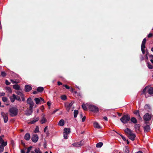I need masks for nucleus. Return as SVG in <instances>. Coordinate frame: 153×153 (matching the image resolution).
<instances>
[{
  "mask_svg": "<svg viewBox=\"0 0 153 153\" xmlns=\"http://www.w3.org/2000/svg\"><path fill=\"white\" fill-rule=\"evenodd\" d=\"M21 153H25V151L23 150H21Z\"/></svg>",
  "mask_w": 153,
  "mask_h": 153,
  "instance_id": "0e129e2a",
  "label": "nucleus"
},
{
  "mask_svg": "<svg viewBox=\"0 0 153 153\" xmlns=\"http://www.w3.org/2000/svg\"><path fill=\"white\" fill-rule=\"evenodd\" d=\"M47 120L45 117V115L44 114H42V117L40 121V123L42 124H43L47 122Z\"/></svg>",
  "mask_w": 153,
  "mask_h": 153,
  "instance_id": "9d476101",
  "label": "nucleus"
},
{
  "mask_svg": "<svg viewBox=\"0 0 153 153\" xmlns=\"http://www.w3.org/2000/svg\"><path fill=\"white\" fill-rule=\"evenodd\" d=\"M39 131L38 129L36 128V130H35V132H37Z\"/></svg>",
  "mask_w": 153,
  "mask_h": 153,
  "instance_id": "69168bd1",
  "label": "nucleus"
},
{
  "mask_svg": "<svg viewBox=\"0 0 153 153\" xmlns=\"http://www.w3.org/2000/svg\"><path fill=\"white\" fill-rule=\"evenodd\" d=\"M64 120L63 119H62L60 120L59 122L58 123V125L60 126H62L64 125Z\"/></svg>",
  "mask_w": 153,
  "mask_h": 153,
  "instance_id": "5701e85b",
  "label": "nucleus"
},
{
  "mask_svg": "<svg viewBox=\"0 0 153 153\" xmlns=\"http://www.w3.org/2000/svg\"><path fill=\"white\" fill-rule=\"evenodd\" d=\"M147 66L150 69H152L153 68V66L151 65L150 63H148L147 64Z\"/></svg>",
  "mask_w": 153,
  "mask_h": 153,
  "instance_id": "c9c22d12",
  "label": "nucleus"
},
{
  "mask_svg": "<svg viewBox=\"0 0 153 153\" xmlns=\"http://www.w3.org/2000/svg\"><path fill=\"white\" fill-rule=\"evenodd\" d=\"M16 93L18 95H19L22 98L24 96L23 94L20 91H17V92H16Z\"/></svg>",
  "mask_w": 153,
  "mask_h": 153,
  "instance_id": "473e14b6",
  "label": "nucleus"
},
{
  "mask_svg": "<svg viewBox=\"0 0 153 153\" xmlns=\"http://www.w3.org/2000/svg\"><path fill=\"white\" fill-rule=\"evenodd\" d=\"M83 142L84 141H81L79 142L74 143L73 144V145L75 146L79 147L82 145Z\"/></svg>",
  "mask_w": 153,
  "mask_h": 153,
  "instance_id": "4468645a",
  "label": "nucleus"
},
{
  "mask_svg": "<svg viewBox=\"0 0 153 153\" xmlns=\"http://www.w3.org/2000/svg\"><path fill=\"white\" fill-rule=\"evenodd\" d=\"M137 153H143V152L141 151H139L137 152Z\"/></svg>",
  "mask_w": 153,
  "mask_h": 153,
  "instance_id": "774afa93",
  "label": "nucleus"
},
{
  "mask_svg": "<svg viewBox=\"0 0 153 153\" xmlns=\"http://www.w3.org/2000/svg\"><path fill=\"white\" fill-rule=\"evenodd\" d=\"M13 89L16 90H19L20 89V86L18 84H15L13 85Z\"/></svg>",
  "mask_w": 153,
  "mask_h": 153,
  "instance_id": "412c9836",
  "label": "nucleus"
},
{
  "mask_svg": "<svg viewBox=\"0 0 153 153\" xmlns=\"http://www.w3.org/2000/svg\"><path fill=\"white\" fill-rule=\"evenodd\" d=\"M39 139L38 136L36 134H34L32 137L31 140L34 143L36 142Z\"/></svg>",
  "mask_w": 153,
  "mask_h": 153,
  "instance_id": "9b49d317",
  "label": "nucleus"
},
{
  "mask_svg": "<svg viewBox=\"0 0 153 153\" xmlns=\"http://www.w3.org/2000/svg\"><path fill=\"white\" fill-rule=\"evenodd\" d=\"M5 94V93L4 92H0V97H1V96H4Z\"/></svg>",
  "mask_w": 153,
  "mask_h": 153,
  "instance_id": "8fccbe9b",
  "label": "nucleus"
},
{
  "mask_svg": "<svg viewBox=\"0 0 153 153\" xmlns=\"http://www.w3.org/2000/svg\"><path fill=\"white\" fill-rule=\"evenodd\" d=\"M6 90L9 92L11 93L12 92V90L9 87H7L6 88Z\"/></svg>",
  "mask_w": 153,
  "mask_h": 153,
  "instance_id": "ea45409f",
  "label": "nucleus"
},
{
  "mask_svg": "<svg viewBox=\"0 0 153 153\" xmlns=\"http://www.w3.org/2000/svg\"><path fill=\"white\" fill-rule=\"evenodd\" d=\"M134 114L136 115H138V117L140 118H141L139 114V111H136L134 112Z\"/></svg>",
  "mask_w": 153,
  "mask_h": 153,
  "instance_id": "a19ab883",
  "label": "nucleus"
},
{
  "mask_svg": "<svg viewBox=\"0 0 153 153\" xmlns=\"http://www.w3.org/2000/svg\"><path fill=\"white\" fill-rule=\"evenodd\" d=\"M73 103L71 102V103H70L68 104H65V107L66 108L67 110L68 111H69L71 108L73 104Z\"/></svg>",
  "mask_w": 153,
  "mask_h": 153,
  "instance_id": "ddd939ff",
  "label": "nucleus"
},
{
  "mask_svg": "<svg viewBox=\"0 0 153 153\" xmlns=\"http://www.w3.org/2000/svg\"><path fill=\"white\" fill-rule=\"evenodd\" d=\"M144 131H148L150 130V127L149 126L147 125L144 127Z\"/></svg>",
  "mask_w": 153,
  "mask_h": 153,
  "instance_id": "c85d7f7f",
  "label": "nucleus"
},
{
  "mask_svg": "<svg viewBox=\"0 0 153 153\" xmlns=\"http://www.w3.org/2000/svg\"><path fill=\"white\" fill-rule=\"evenodd\" d=\"M31 153H42L39 149H36L34 151H32Z\"/></svg>",
  "mask_w": 153,
  "mask_h": 153,
  "instance_id": "4be33fe9",
  "label": "nucleus"
},
{
  "mask_svg": "<svg viewBox=\"0 0 153 153\" xmlns=\"http://www.w3.org/2000/svg\"><path fill=\"white\" fill-rule=\"evenodd\" d=\"M69 134L66 133L65 132H63V134L64 136V138L65 139H67L68 138V135Z\"/></svg>",
  "mask_w": 153,
  "mask_h": 153,
  "instance_id": "f704fd0d",
  "label": "nucleus"
},
{
  "mask_svg": "<svg viewBox=\"0 0 153 153\" xmlns=\"http://www.w3.org/2000/svg\"><path fill=\"white\" fill-rule=\"evenodd\" d=\"M86 119V117L85 116H84L82 119V122H84Z\"/></svg>",
  "mask_w": 153,
  "mask_h": 153,
  "instance_id": "6e6d98bb",
  "label": "nucleus"
},
{
  "mask_svg": "<svg viewBox=\"0 0 153 153\" xmlns=\"http://www.w3.org/2000/svg\"><path fill=\"white\" fill-rule=\"evenodd\" d=\"M37 91L38 92H41L44 90V88L42 87H39L37 88Z\"/></svg>",
  "mask_w": 153,
  "mask_h": 153,
  "instance_id": "c756f323",
  "label": "nucleus"
},
{
  "mask_svg": "<svg viewBox=\"0 0 153 153\" xmlns=\"http://www.w3.org/2000/svg\"><path fill=\"white\" fill-rule=\"evenodd\" d=\"M129 137L130 139L132 141L134 140L135 138L136 137V135L132 133L128 136Z\"/></svg>",
  "mask_w": 153,
  "mask_h": 153,
  "instance_id": "a211bd4d",
  "label": "nucleus"
},
{
  "mask_svg": "<svg viewBox=\"0 0 153 153\" xmlns=\"http://www.w3.org/2000/svg\"><path fill=\"white\" fill-rule=\"evenodd\" d=\"M147 91L148 93L150 94H153V88L149 87H146L143 90V93L145 94L146 91Z\"/></svg>",
  "mask_w": 153,
  "mask_h": 153,
  "instance_id": "20e7f679",
  "label": "nucleus"
},
{
  "mask_svg": "<svg viewBox=\"0 0 153 153\" xmlns=\"http://www.w3.org/2000/svg\"><path fill=\"white\" fill-rule=\"evenodd\" d=\"M2 100L4 102H6L7 100V98L5 97H4L2 98Z\"/></svg>",
  "mask_w": 153,
  "mask_h": 153,
  "instance_id": "58836bf2",
  "label": "nucleus"
},
{
  "mask_svg": "<svg viewBox=\"0 0 153 153\" xmlns=\"http://www.w3.org/2000/svg\"><path fill=\"white\" fill-rule=\"evenodd\" d=\"M15 97L16 95L14 94H13L12 96L10 97V99L12 102H14L15 100Z\"/></svg>",
  "mask_w": 153,
  "mask_h": 153,
  "instance_id": "b1692460",
  "label": "nucleus"
},
{
  "mask_svg": "<svg viewBox=\"0 0 153 153\" xmlns=\"http://www.w3.org/2000/svg\"><path fill=\"white\" fill-rule=\"evenodd\" d=\"M153 34L152 33H149L147 37L148 38H150L152 36Z\"/></svg>",
  "mask_w": 153,
  "mask_h": 153,
  "instance_id": "864d4df0",
  "label": "nucleus"
},
{
  "mask_svg": "<svg viewBox=\"0 0 153 153\" xmlns=\"http://www.w3.org/2000/svg\"><path fill=\"white\" fill-rule=\"evenodd\" d=\"M131 121L134 123L136 124L137 123V120L134 117H132L131 119Z\"/></svg>",
  "mask_w": 153,
  "mask_h": 153,
  "instance_id": "a878e982",
  "label": "nucleus"
},
{
  "mask_svg": "<svg viewBox=\"0 0 153 153\" xmlns=\"http://www.w3.org/2000/svg\"><path fill=\"white\" fill-rule=\"evenodd\" d=\"M58 110V109H56L54 111H53V113L54 114Z\"/></svg>",
  "mask_w": 153,
  "mask_h": 153,
  "instance_id": "680f3d73",
  "label": "nucleus"
},
{
  "mask_svg": "<svg viewBox=\"0 0 153 153\" xmlns=\"http://www.w3.org/2000/svg\"><path fill=\"white\" fill-rule=\"evenodd\" d=\"M150 61L153 64V59H151Z\"/></svg>",
  "mask_w": 153,
  "mask_h": 153,
  "instance_id": "338daca9",
  "label": "nucleus"
},
{
  "mask_svg": "<svg viewBox=\"0 0 153 153\" xmlns=\"http://www.w3.org/2000/svg\"><path fill=\"white\" fill-rule=\"evenodd\" d=\"M2 135L0 137V153L2 152L4 150V147L6 146L7 144V141H4L2 137H3Z\"/></svg>",
  "mask_w": 153,
  "mask_h": 153,
  "instance_id": "f03ea898",
  "label": "nucleus"
},
{
  "mask_svg": "<svg viewBox=\"0 0 153 153\" xmlns=\"http://www.w3.org/2000/svg\"><path fill=\"white\" fill-rule=\"evenodd\" d=\"M149 57L152 59H153V55H149Z\"/></svg>",
  "mask_w": 153,
  "mask_h": 153,
  "instance_id": "e2e57ef3",
  "label": "nucleus"
},
{
  "mask_svg": "<svg viewBox=\"0 0 153 153\" xmlns=\"http://www.w3.org/2000/svg\"><path fill=\"white\" fill-rule=\"evenodd\" d=\"M78 113V111L77 110H75L74 112V118H76Z\"/></svg>",
  "mask_w": 153,
  "mask_h": 153,
  "instance_id": "72a5a7b5",
  "label": "nucleus"
},
{
  "mask_svg": "<svg viewBox=\"0 0 153 153\" xmlns=\"http://www.w3.org/2000/svg\"><path fill=\"white\" fill-rule=\"evenodd\" d=\"M10 115L11 117H15L18 114V109L16 107H13L9 109Z\"/></svg>",
  "mask_w": 153,
  "mask_h": 153,
  "instance_id": "f257e3e1",
  "label": "nucleus"
},
{
  "mask_svg": "<svg viewBox=\"0 0 153 153\" xmlns=\"http://www.w3.org/2000/svg\"><path fill=\"white\" fill-rule=\"evenodd\" d=\"M1 75L2 76L4 77L6 76V74L4 71H2L1 73Z\"/></svg>",
  "mask_w": 153,
  "mask_h": 153,
  "instance_id": "37998d69",
  "label": "nucleus"
},
{
  "mask_svg": "<svg viewBox=\"0 0 153 153\" xmlns=\"http://www.w3.org/2000/svg\"><path fill=\"white\" fill-rule=\"evenodd\" d=\"M146 48V47H141V50L142 52V53L143 54H144L145 53V49Z\"/></svg>",
  "mask_w": 153,
  "mask_h": 153,
  "instance_id": "4c0bfd02",
  "label": "nucleus"
},
{
  "mask_svg": "<svg viewBox=\"0 0 153 153\" xmlns=\"http://www.w3.org/2000/svg\"><path fill=\"white\" fill-rule=\"evenodd\" d=\"M146 38H145L143 39V40L142 42V44H141V47H146L145 46V44L146 43Z\"/></svg>",
  "mask_w": 153,
  "mask_h": 153,
  "instance_id": "cd10ccee",
  "label": "nucleus"
},
{
  "mask_svg": "<svg viewBox=\"0 0 153 153\" xmlns=\"http://www.w3.org/2000/svg\"><path fill=\"white\" fill-rule=\"evenodd\" d=\"M1 116L3 117L4 123H7L8 120V113L1 112Z\"/></svg>",
  "mask_w": 153,
  "mask_h": 153,
  "instance_id": "39448f33",
  "label": "nucleus"
},
{
  "mask_svg": "<svg viewBox=\"0 0 153 153\" xmlns=\"http://www.w3.org/2000/svg\"><path fill=\"white\" fill-rule=\"evenodd\" d=\"M5 82L6 84L7 85H9L10 84V83L7 80H6Z\"/></svg>",
  "mask_w": 153,
  "mask_h": 153,
  "instance_id": "09e8293b",
  "label": "nucleus"
},
{
  "mask_svg": "<svg viewBox=\"0 0 153 153\" xmlns=\"http://www.w3.org/2000/svg\"><path fill=\"white\" fill-rule=\"evenodd\" d=\"M151 118V115L148 113H147L145 114L143 116V119L146 121L145 124H147V123L146 121L149 120Z\"/></svg>",
  "mask_w": 153,
  "mask_h": 153,
  "instance_id": "6e6552de",
  "label": "nucleus"
},
{
  "mask_svg": "<svg viewBox=\"0 0 153 153\" xmlns=\"http://www.w3.org/2000/svg\"><path fill=\"white\" fill-rule=\"evenodd\" d=\"M64 132L66 133L69 134L70 133V129L69 128H64Z\"/></svg>",
  "mask_w": 153,
  "mask_h": 153,
  "instance_id": "bb28decb",
  "label": "nucleus"
},
{
  "mask_svg": "<svg viewBox=\"0 0 153 153\" xmlns=\"http://www.w3.org/2000/svg\"><path fill=\"white\" fill-rule=\"evenodd\" d=\"M32 149V147L30 146L27 149V151L26 153H29L30 152V151Z\"/></svg>",
  "mask_w": 153,
  "mask_h": 153,
  "instance_id": "a18cd8bd",
  "label": "nucleus"
},
{
  "mask_svg": "<svg viewBox=\"0 0 153 153\" xmlns=\"http://www.w3.org/2000/svg\"><path fill=\"white\" fill-rule=\"evenodd\" d=\"M61 99L63 100H66L67 99V97L65 95H62L61 96Z\"/></svg>",
  "mask_w": 153,
  "mask_h": 153,
  "instance_id": "e433bc0d",
  "label": "nucleus"
},
{
  "mask_svg": "<svg viewBox=\"0 0 153 153\" xmlns=\"http://www.w3.org/2000/svg\"><path fill=\"white\" fill-rule=\"evenodd\" d=\"M10 81L11 82L14 84V83H16V84H17L18 83H19V82H17V81H14V80H13V79H10Z\"/></svg>",
  "mask_w": 153,
  "mask_h": 153,
  "instance_id": "de8ad7c7",
  "label": "nucleus"
},
{
  "mask_svg": "<svg viewBox=\"0 0 153 153\" xmlns=\"http://www.w3.org/2000/svg\"><path fill=\"white\" fill-rule=\"evenodd\" d=\"M122 138L123 140L124 141H126V137H125L123 136L122 135H120Z\"/></svg>",
  "mask_w": 153,
  "mask_h": 153,
  "instance_id": "5fc2aeb1",
  "label": "nucleus"
},
{
  "mask_svg": "<svg viewBox=\"0 0 153 153\" xmlns=\"http://www.w3.org/2000/svg\"><path fill=\"white\" fill-rule=\"evenodd\" d=\"M94 125L95 128H101V126L99 125V124L97 122H95L94 123Z\"/></svg>",
  "mask_w": 153,
  "mask_h": 153,
  "instance_id": "393cba45",
  "label": "nucleus"
},
{
  "mask_svg": "<svg viewBox=\"0 0 153 153\" xmlns=\"http://www.w3.org/2000/svg\"><path fill=\"white\" fill-rule=\"evenodd\" d=\"M30 135L29 133H27L24 136V139L27 140H29L30 138Z\"/></svg>",
  "mask_w": 153,
  "mask_h": 153,
  "instance_id": "6ab92c4d",
  "label": "nucleus"
},
{
  "mask_svg": "<svg viewBox=\"0 0 153 153\" xmlns=\"http://www.w3.org/2000/svg\"><path fill=\"white\" fill-rule=\"evenodd\" d=\"M130 117L128 115H124L120 118V120L123 123H128L130 120Z\"/></svg>",
  "mask_w": 153,
  "mask_h": 153,
  "instance_id": "7ed1b4c3",
  "label": "nucleus"
},
{
  "mask_svg": "<svg viewBox=\"0 0 153 153\" xmlns=\"http://www.w3.org/2000/svg\"><path fill=\"white\" fill-rule=\"evenodd\" d=\"M27 102L30 105V108H33L34 105V103L32 99L30 98H28L27 100Z\"/></svg>",
  "mask_w": 153,
  "mask_h": 153,
  "instance_id": "1a4fd4ad",
  "label": "nucleus"
},
{
  "mask_svg": "<svg viewBox=\"0 0 153 153\" xmlns=\"http://www.w3.org/2000/svg\"><path fill=\"white\" fill-rule=\"evenodd\" d=\"M63 86H64L65 87V88H67V89H69L70 88V87L68 86V85H63Z\"/></svg>",
  "mask_w": 153,
  "mask_h": 153,
  "instance_id": "603ef678",
  "label": "nucleus"
},
{
  "mask_svg": "<svg viewBox=\"0 0 153 153\" xmlns=\"http://www.w3.org/2000/svg\"><path fill=\"white\" fill-rule=\"evenodd\" d=\"M58 85H62V83L61 82H58Z\"/></svg>",
  "mask_w": 153,
  "mask_h": 153,
  "instance_id": "13d9d810",
  "label": "nucleus"
},
{
  "mask_svg": "<svg viewBox=\"0 0 153 153\" xmlns=\"http://www.w3.org/2000/svg\"><path fill=\"white\" fill-rule=\"evenodd\" d=\"M48 129V126H46L44 129V131L45 132H46L47 130Z\"/></svg>",
  "mask_w": 153,
  "mask_h": 153,
  "instance_id": "3c124183",
  "label": "nucleus"
},
{
  "mask_svg": "<svg viewBox=\"0 0 153 153\" xmlns=\"http://www.w3.org/2000/svg\"><path fill=\"white\" fill-rule=\"evenodd\" d=\"M34 100L37 104H40L44 102V100L41 97L39 98H36L34 99Z\"/></svg>",
  "mask_w": 153,
  "mask_h": 153,
  "instance_id": "0eeeda50",
  "label": "nucleus"
},
{
  "mask_svg": "<svg viewBox=\"0 0 153 153\" xmlns=\"http://www.w3.org/2000/svg\"><path fill=\"white\" fill-rule=\"evenodd\" d=\"M37 93V92L36 91H34L33 92V94H36Z\"/></svg>",
  "mask_w": 153,
  "mask_h": 153,
  "instance_id": "052dcab7",
  "label": "nucleus"
},
{
  "mask_svg": "<svg viewBox=\"0 0 153 153\" xmlns=\"http://www.w3.org/2000/svg\"><path fill=\"white\" fill-rule=\"evenodd\" d=\"M25 91L26 92H29L32 89L31 87L29 85H26L25 86Z\"/></svg>",
  "mask_w": 153,
  "mask_h": 153,
  "instance_id": "f3484780",
  "label": "nucleus"
},
{
  "mask_svg": "<svg viewBox=\"0 0 153 153\" xmlns=\"http://www.w3.org/2000/svg\"><path fill=\"white\" fill-rule=\"evenodd\" d=\"M103 119L107 121L108 120V118L107 117H103Z\"/></svg>",
  "mask_w": 153,
  "mask_h": 153,
  "instance_id": "bf43d9fd",
  "label": "nucleus"
},
{
  "mask_svg": "<svg viewBox=\"0 0 153 153\" xmlns=\"http://www.w3.org/2000/svg\"><path fill=\"white\" fill-rule=\"evenodd\" d=\"M125 131L126 133L128 134V135L132 133L131 130L128 128H126L125 130Z\"/></svg>",
  "mask_w": 153,
  "mask_h": 153,
  "instance_id": "aec40b11",
  "label": "nucleus"
},
{
  "mask_svg": "<svg viewBox=\"0 0 153 153\" xmlns=\"http://www.w3.org/2000/svg\"><path fill=\"white\" fill-rule=\"evenodd\" d=\"M135 129L137 132L140 131V125L139 124H136L134 125Z\"/></svg>",
  "mask_w": 153,
  "mask_h": 153,
  "instance_id": "dca6fc26",
  "label": "nucleus"
},
{
  "mask_svg": "<svg viewBox=\"0 0 153 153\" xmlns=\"http://www.w3.org/2000/svg\"><path fill=\"white\" fill-rule=\"evenodd\" d=\"M149 54L148 51H146V59H148V56H149Z\"/></svg>",
  "mask_w": 153,
  "mask_h": 153,
  "instance_id": "c03bdc74",
  "label": "nucleus"
},
{
  "mask_svg": "<svg viewBox=\"0 0 153 153\" xmlns=\"http://www.w3.org/2000/svg\"><path fill=\"white\" fill-rule=\"evenodd\" d=\"M82 108L84 110H87V108L85 104H83L82 105Z\"/></svg>",
  "mask_w": 153,
  "mask_h": 153,
  "instance_id": "79ce46f5",
  "label": "nucleus"
},
{
  "mask_svg": "<svg viewBox=\"0 0 153 153\" xmlns=\"http://www.w3.org/2000/svg\"><path fill=\"white\" fill-rule=\"evenodd\" d=\"M144 109L146 110L149 111L150 109V107L149 105L147 104L145 106Z\"/></svg>",
  "mask_w": 153,
  "mask_h": 153,
  "instance_id": "7c9ffc66",
  "label": "nucleus"
},
{
  "mask_svg": "<svg viewBox=\"0 0 153 153\" xmlns=\"http://www.w3.org/2000/svg\"><path fill=\"white\" fill-rule=\"evenodd\" d=\"M103 143L102 142H99L96 144V147L97 148H100L102 146Z\"/></svg>",
  "mask_w": 153,
  "mask_h": 153,
  "instance_id": "2f4dec72",
  "label": "nucleus"
},
{
  "mask_svg": "<svg viewBox=\"0 0 153 153\" xmlns=\"http://www.w3.org/2000/svg\"><path fill=\"white\" fill-rule=\"evenodd\" d=\"M33 108H30L27 110L25 112V114L29 116L33 112Z\"/></svg>",
  "mask_w": 153,
  "mask_h": 153,
  "instance_id": "f8f14e48",
  "label": "nucleus"
},
{
  "mask_svg": "<svg viewBox=\"0 0 153 153\" xmlns=\"http://www.w3.org/2000/svg\"><path fill=\"white\" fill-rule=\"evenodd\" d=\"M89 110L92 112H97L98 111V108L94 105H90L89 106Z\"/></svg>",
  "mask_w": 153,
  "mask_h": 153,
  "instance_id": "423d86ee",
  "label": "nucleus"
},
{
  "mask_svg": "<svg viewBox=\"0 0 153 153\" xmlns=\"http://www.w3.org/2000/svg\"><path fill=\"white\" fill-rule=\"evenodd\" d=\"M15 100L19 101H20L21 99L19 97L16 95Z\"/></svg>",
  "mask_w": 153,
  "mask_h": 153,
  "instance_id": "49530a36",
  "label": "nucleus"
},
{
  "mask_svg": "<svg viewBox=\"0 0 153 153\" xmlns=\"http://www.w3.org/2000/svg\"><path fill=\"white\" fill-rule=\"evenodd\" d=\"M47 104L48 106H50L51 105V103L49 102H48L47 103Z\"/></svg>",
  "mask_w": 153,
  "mask_h": 153,
  "instance_id": "4d7b16f0",
  "label": "nucleus"
},
{
  "mask_svg": "<svg viewBox=\"0 0 153 153\" xmlns=\"http://www.w3.org/2000/svg\"><path fill=\"white\" fill-rule=\"evenodd\" d=\"M39 119V117H36L33 119V120L31 121L29 123L30 124H32L36 122Z\"/></svg>",
  "mask_w": 153,
  "mask_h": 153,
  "instance_id": "2eb2a0df",
  "label": "nucleus"
}]
</instances>
